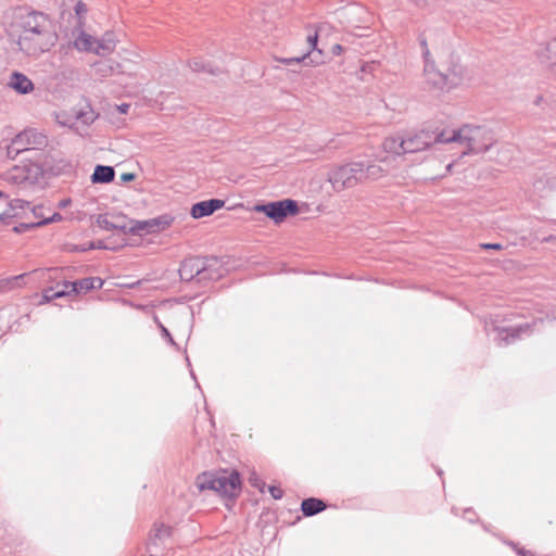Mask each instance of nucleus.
<instances>
[{
	"mask_svg": "<svg viewBox=\"0 0 556 556\" xmlns=\"http://www.w3.org/2000/svg\"><path fill=\"white\" fill-rule=\"evenodd\" d=\"M8 87L20 94H28L34 91L33 81L20 72H13L8 80Z\"/></svg>",
	"mask_w": 556,
	"mask_h": 556,
	"instance_id": "nucleus-15",
	"label": "nucleus"
},
{
	"mask_svg": "<svg viewBox=\"0 0 556 556\" xmlns=\"http://www.w3.org/2000/svg\"><path fill=\"white\" fill-rule=\"evenodd\" d=\"M70 204H71V199H64V200L60 201L59 206L60 207H66Z\"/></svg>",
	"mask_w": 556,
	"mask_h": 556,
	"instance_id": "nucleus-29",
	"label": "nucleus"
},
{
	"mask_svg": "<svg viewBox=\"0 0 556 556\" xmlns=\"http://www.w3.org/2000/svg\"><path fill=\"white\" fill-rule=\"evenodd\" d=\"M16 151L42 150L48 147V137L34 128H28L17 134L12 140Z\"/></svg>",
	"mask_w": 556,
	"mask_h": 556,
	"instance_id": "nucleus-9",
	"label": "nucleus"
},
{
	"mask_svg": "<svg viewBox=\"0 0 556 556\" xmlns=\"http://www.w3.org/2000/svg\"><path fill=\"white\" fill-rule=\"evenodd\" d=\"M402 136L406 154L422 151L435 141L448 143L450 150L454 151V155L458 156H464L471 152L485 151L490 146L486 131L480 127L465 126L454 131L452 137H445L444 134H440L433 138L426 130H410Z\"/></svg>",
	"mask_w": 556,
	"mask_h": 556,
	"instance_id": "nucleus-1",
	"label": "nucleus"
},
{
	"mask_svg": "<svg viewBox=\"0 0 556 556\" xmlns=\"http://www.w3.org/2000/svg\"><path fill=\"white\" fill-rule=\"evenodd\" d=\"M98 222L105 228H121L125 232L136 236H147L168 229L173 225L174 218L169 215H161L146 220H129L127 223L116 224L110 223L106 216H100Z\"/></svg>",
	"mask_w": 556,
	"mask_h": 556,
	"instance_id": "nucleus-5",
	"label": "nucleus"
},
{
	"mask_svg": "<svg viewBox=\"0 0 556 556\" xmlns=\"http://www.w3.org/2000/svg\"><path fill=\"white\" fill-rule=\"evenodd\" d=\"M116 38L112 33H106L101 39H97L93 36L79 31L73 39V46L78 51L94 53L97 55H106L116 47Z\"/></svg>",
	"mask_w": 556,
	"mask_h": 556,
	"instance_id": "nucleus-7",
	"label": "nucleus"
},
{
	"mask_svg": "<svg viewBox=\"0 0 556 556\" xmlns=\"http://www.w3.org/2000/svg\"><path fill=\"white\" fill-rule=\"evenodd\" d=\"M362 172L361 164H348L334 169L330 176V181L336 189H344L355 185L357 174Z\"/></svg>",
	"mask_w": 556,
	"mask_h": 556,
	"instance_id": "nucleus-12",
	"label": "nucleus"
},
{
	"mask_svg": "<svg viewBox=\"0 0 556 556\" xmlns=\"http://www.w3.org/2000/svg\"><path fill=\"white\" fill-rule=\"evenodd\" d=\"M77 16L80 18L84 13L87 12L86 4L84 2H78L75 8Z\"/></svg>",
	"mask_w": 556,
	"mask_h": 556,
	"instance_id": "nucleus-24",
	"label": "nucleus"
},
{
	"mask_svg": "<svg viewBox=\"0 0 556 556\" xmlns=\"http://www.w3.org/2000/svg\"><path fill=\"white\" fill-rule=\"evenodd\" d=\"M136 175L134 173H123L121 179L125 182L135 180Z\"/></svg>",
	"mask_w": 556,
	"mask_h": 556,
	"instance_id": "nucleus-26",
	"label": "nucleus"
},
{
	"mask_svg": "<svg viewBox=\"0 0 556 556\" xmlns=\"http://www.w3.org/2000/svg\"><path fill=\"white\" fill-rule=\"evenodd\" d=\"M28 210L29 203L20 199L13 200L9 207L3 213H0V219L3 222L13 218L28 219Z\"/></svg>",
	"mask_w": 556,
	"mask_h": 556,
	"instance_id": "nucleus-14",
	"label": "nucleus"
},
{
	"mask_svg": "<svg viewBox=\"0 0 556 556\" xmlns=\"http://www.w3.org/2000/svg\"><path fill=\"white\" fill-rule=\"evenodd\" d=\"M269 493L275 500H279L283 495V491L279 486H269Z\"/></svg>",
	"mask_w": 556,
	"mask_h": 556,
	"instance_id": "nucleus-23",
	"label": "nucleus"
},
{
	"mask_svg": "<svg viewBox=\"0 0 556 556\" xmlns=\"http://www.w3.org/2000/svg\"><path fill=\"white\" fill-rule=\"evenodd\" d=\"M17 43L28 54H37L55 45L56 36L49 28L48 20L39 13H28L20 21Z\"/></svg>",
	"mask_w": 556,
	"mask_h": 556,
	"instance_id": "nucleus-2",
	"label": "nucleus"
},
{
	"mask_svg": "<svg viewBox=\"0 0 556 556\" xmlns=\"http://www.w3.org/2000/svg\"><path fill=\"white\" fill-rule=\"evenodd\" d=\"M301 508L305 516H313L323 511L326 504L321 500L311 497L302 502Z\"/></svg>",
	"mask_w": 556,
	"mask_h": 556,
	"instance_id": "nucleus-20",
	"label": "nucleus"
},
{
	"mask_svg": "<svg viewBox=\"0 0 556 556\" xmlns=\"http://www.w3.org/2000/svg\"><path fill=\"white\" fill-rule=\"evenodd\" d=\"M225 202L219 199H211L207 201L198 202L192 205L190 214L193 218L199 219L212 215L215 211L222 208Z\"/></svg>",
	"mask_w": 556,
	"mask_h": 556,
	"instance_id": "nucleus-13",
	"label": "nucleus"
},
{
	"mask_svg": "<svg viewBox=\"0 0 556 556\" xmlns=\"http://www.w3.org/2000/svg\"><path fill=\"white\" fill-rule=\"evenodd\" d=\"M96 248H101V245H94V244L90 245V249H96Z\"/></svg>",
	"mask_w": 556,
	"mask_h": 556,
	"instance_id": "nucleus-32",
	"label": "nucleus"
},
{
	"mask_svg": "<svg viewBox=\"0 0 556 556\" xmlns=\"http://www.w3.org/2000/svg\"><path fill=\"white\" fill-rule=\"evenodd\" d=\"M331 53L334 55H340L343 53V47L339 43H336L331 48Z\"/></svg>",
	"mask_w": 556,
	"mask_h": 556,
	"instance_id": "nucleus-27",
	"label": "nucleus"
},
{
	"mask_svg": "<svg viewBox=\"0 0 556 556\" xmlns=\"http://www.w3.org/2000/svg\"><path fill=\"white\" fill-rule=\"evenodd\" d=\"M317 40H318V33L315 30L313 34H309L307 36V38H306V41H307L308 47H309L308 52L305 55H303L302 58L290 59V60L287 61V63L288 64H291L293 62L299 63L302 60L306 59L311 54V52L314 51V50H316L318 52V54L321 55L324 52H323L321 49L317 48Z\"/></svg>",
	"mask_w": 556,
	"mask_h": 556,
	"instance_id": "nucleus-21",
	"label": "nucleus"
},
{
	"mask_svg": "<svg viewBox=\"0 0 556 556\" xmlns=\"http://www.w3.org/2000/svg\"><path fill=\"white\" fill-rule=\"evenodd\" d=\"M254 210L256 212L264 213L267 217L279 224L283 222L289 215L296 214L298 205L293 200H282L256 205Z\"/></svg>",
	"mask_w": 556,
	"mask_h": 556,
	"instance_id": "nucleus-10",
	"label": "nucleus"
},
{
	"mask_svg": "<svg viewBox=\"0 0 556 556\" xmlns=\"http://www.w3.org/2000/svg\"><path fill=\"white\" fill-rule=\"evenodd\" d=\"M42 176L43 169L39 164L33 161H25L7 170L4 180L13 185H22L25 182H36Z\"/></svg>",
	"mask_w": 556,
	"mask_h": 556,
	"instance_id": "nucleus-8",
	"label": "nucleus"
},
{
	"mask_svg": "<svg viewBox=\"0 0 556 556\" xmlns=\"http://www.w3.org/2000/svg\"><path fill=\"white\" fill-rule=\"evenodd\" d=\"M46 207L42 205L34 206L33 208L28 210V214L33 216L30 218L28 216L27 223H22L20 227H15L14 230L16 232L21 231L22 229H31L36 227H41L50 223L61 222L62 216L59 213H46Z\"/></svg>",
	"mask_w": 556,
	"mask_h": 556,
	"instance_id": "nucleus-11",
	"label": "nucleus"
},
{
	"mask_svg": "<svg viewBox=\"0 0 556 556\" xmlns=\"http://www.w3.org/2000/svg\"><path fill=\"white\" fill-rule=\"evenodd\" d=\"M117 110L122 114H126L129 110V104L123 103L121 105H117Z\"/></svg>",
	"mask_w": 556,
	"mask_h": 556,
	"instance_id": "nucleus-28",
	"label": "nucleus"
},
{
	"mask_svg": "<svg viewBox=\"0 0 556 556\" xmlns=\"http://www.w3.org/2000/svg\"><path fill=\"white\" fill-rule=\"evenodd\" d=\"M162 331H163L164 336L167 337L172 341L170 334L165 327H162Z\"/></svg>",
	"mask_w": 556,
	"mask_h": 556,
	"instance_id": "nucleus-31",
	"label": "nucleus"
},
{
	"mask_svg": "<svg viewBox=\"0 0 556 556\" xmlns=\"http://www.w3.org/2000/svg\"><path fill=\"white\" fill-rule=\"evenodd\" d=\"M381 150L389 156H400L406 154L403 136L394 134L386 137L381 143Z\"/></svg>",
	"mask_w": 556,
	"mask_h": 556,
	"instance_id": "nucleus-16",
	"label": "nucleus"
},
{
	"mask_svg": "<svg viewBox=\"0 0 556 556\" xmlns=\"http://www.w3.org/2000/svg\"><path fill=\"white\" fill-rule=\"evenodd\" d=\"M31 274H21L0 280V292L12 291L27 285Z\"/></svg>",
	"mask_w": 556,
	"mask_h": 556,
	"instance_id": "nucleus-17",
	"label": "nucleus"
},
{
	"mask_svg": "<svg viewBox=\"0 0 556 556\" xmlns=\"http://www.w3.org/2000/svg\"><path fill=\"white\" fill-rule=\"evenodd\" d=\"M4 197V193L2 191H0V198H3Z\"/></svg>",
	"mask_w": 556,
	"mask_h": 556,
	"instance_id": "nucleus-33",
	"label": "nucleus"
},
{
	"mask_svg": "<svg viewBox=\"0 0 556 556\" xmlns=\"http://www.w3.org/2000/svg\"><path fill=\"white\" fill-rule=\"evenodd\" d=\"M102 285L103 281L99 277L83 278L74 282L64 281L61 285H58L56 288L45 289L42 292V299L46 302H50L72 294L86 293L92 289L101 288Z\"/></svg>",
	"mask_w": 556,
	"mask_h": 556,
	"instance_id": "nucleus-6",
	"label": "nucleus"
},
{
	"mask_svg": "<svg viewBox=\"0 0 556 556\" xmlns=\"http://www.w3.org/2000/svg\"><path fill=\"white\" fill-rule=\"evenodd\" d=\"M546 59L551 64H556V40L547 45Z\"/></svg>",
	"mask_w": 556,
	"mask_h": 556,
	"instance_id": "nucleus-22",
	"label": "nucleus"
},
{
	"mask_svg": "<svg viewBox=\"0 0 556 556\" xmlns=\"http://www.w3.org/2000/svg\"><path fill=\"white\" fill-rule=\"evenodd\" d=\"M483 248L500 250L502 247H501V244L495 243V244H484Z\"/></svg>",
	"mask_w": 556,
	"mask_h": 556,
	"instance_id": "nucleus-30",
	"label": "nucleus"
},
{
	"mask_svg": "<svg viewBox=\"0 0 556 556\" xmlns=\"http://www.w3.org/2000/svg\"><path fill=\"white\" fill-rule=\"evenodd\" d=\"M367 173L371 175H382L383 169L376 165H370L367 167Z\"/></svg>",
	"mask_w": 556,
	"mask_h": 556,
	"instance_id": "nucleus-25",
	"label": "nucleus"
},
{
	"mask_svg": "<svg viewBox=\"0 0 556 556\" xmlns=\"http://www.w3.org/2000/svg\"><path fill=\"white\" fill-rule=\"evenodd\" d=\"M115 172L111 166L97 165L93 174L91 175V181L93 184H109L113 181Z\"/></svg>",
	"mask_w": 556,
	"mask_h": 556,
	"instance_id": "nucleus-19",
	"label": "nucleus"
},
{
	"mask_svg": "<svg viewBox=\"0 0 556 556\" xmlns=\"http://www.w3.org/2000/svg\"><path fill=\"white\" fill-rule=\"evenodd\" d=\"M199 490H212L220 495L235 497L240 493L241 480L237 471L203 472L197 477Z\"/></svg>",
	"mask_w": 556,
	"mask_h": 556,
	"instance_id": "nucleus-4",
	"label": "nucleus"
},
{
	"mask_svg": "<svg viewBox=\"0 0 556 556\" xmlns=\"http://www.w3.org/2000/svg\"><path fill=\"white\" fill-rule=\"evenodd\" d=\"M425 80L428 87L438 91H450L464 81V68L451 54L444 56L439 65L427 63Z\"/></svg>",
	"mask_w": 556,
	"mask_h": 556,
	"instance_id": "nucleus-3",
	"label": "nucleus"
},
{
	"mask_svg": "<svg viewBox=\"0 0 556 556\" xmlns=\"http://www.w3.org/2000/svg\"><path fill=\"white\" fill-rule=\"evenodd\" d=\"M202 270V265L198 258L185 260L179 268L180 278L184 280H190L194 275H198Z\"/></svg>",
	"mask_w": 556,
	"mask_h": 556,
	"instance_id": "nucleus-18",
	"label": "nucleus"
}]
</instances>
